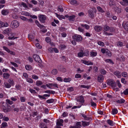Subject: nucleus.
<instances>
[{"instance_id":"obj_12","label":"nucleus","mask_w":128,"mask_h":128,"mask_svg":"<svg viewBox=\"0 0 128 128\" xmlns=\"http://www.w3.org/2000/svg\"><path fill=\"white\" fill-rule=\"evenodd\" d=\"M63 122V120L62 119H60L59 120H58L56 122V124L57 126H63L62 124Z\"/></svg>"},{"instance_id":"obj_43","label":"nucleus","mask_w":128,"mask_h":128,"mask_svg":"<svg viewBox=\"0 0 128 128\" xmlns=\"http://www.w3.org/2000/svg\"><path fill=\"white\" fill-rule=\"evenodd\" d=\"M26 80L28 82L30 83H32L33 82L32 80L30 78H27L26 79Z\"/></svg>"},{"instance_id":"obj_38","label":"nucleus","mask_w":128,"mask_h":128,"mask_svg":"<svg viewBox=\"0 0 128 128\" xmlns=\"http://www.w3.org/2000/svg\"><path fill=\"white\" fill-rule=\"evenodd\" d=\"M84 53L83 52H80L78 54V56L79 57H82L84 55Z\"/></svg>"},{"instance_id":"obj_36","label":"nucleus","mask_w":128,"mask_h":128,"mask_svg":"<svg viewBox=\"0 0 128 128\" xmlns=\"http://www.w3.org/2000/svg\"><path fill=\"white\" fill-rule=\"evenodd\" d=\"M97 9L100 12L102 13L104 12L102 8L100 6H98L97 7Z\"/></svg>"},{"instance_id":"obj_32","label":"nucleus","mask_w":128,"mask_h":128,"mask_svg":"<svg viewBox=\"0 0 128 128\" xmlns=\"http://www.w3.org/2000/svg\"><path fill=\"white\" fill-rule=\"evenodd\" d=\"M71 80L70 78H65L64 80V81L65 82H70Z\"/></svg>"},{"instance_id":"obj_44","label":"nucleus","mask_w":128,"mask_h":128,"mask_svg":"<svg viewBox=\"0 0 128 128\" xmlns=\"http://www.w3.org/2000/svg\"><path fill=\"white\" fill-rule=\"evenodd\" d=\"M8 82L12 86L14 85V81L12 80H8Z\"/></svg>"},{"instance_id":"obj_1","label":"nucleus","mask_w":128,"mask_h":128,"mask_svg":"<svg viewBox=\"0 0 128 128\" xmlns=\"http://www.w3.org/2000/svg\"><path fill=\"white\" fill-rule=\"evenodd\" d=\"M2 104L3 110L5 112H7L10 111V106L9 104L7 103L4 104V102H2Z\"/></svg>"},{"instance_id":"obj_16","label":"nucleus","mask_w":128,"mask_h":128,"mask_svg":"<svg viewBox=\"0 0 128 128\" xmlns=\"http://www.w3.org/2000/svg\"><path fill=\"white\" fill-rule=\"evenodd\" d=\"M82 125L84 126H88L90 124V122H86L85 121H82Z\"/></svg>"},{"instance_id":"obj_31","label":"nucleus","mask_w":128,"mask_h":128,"mask_svg":"<svg viewBox=\"0 0 128 128\" xmlns=\"http://www.w3.org/2000/svg\"><path fill=\"white\" fill-rule=\"evenodd\" d=\"M112 114H117L118 112L116 108H114L112 110Z\"/></svg>"},{"instance_id":"obj_30","label":"nucleus","mask_w":128,"mask_h":128,"mask_svg":"<svg viewBox=\"0 0 128 128\" xmlns=\"http://www.w3.org/2000/svg\"><path fill=\"white\" fill-rule=\"evenodd\" d=\"M36 85L38 86H39L42 84V82L40 81H37L36 83Z\"/></svg>"},{"instance_id":"obj_59","label":"nucleus","mask_w":128,"mask_h":128,"mask_svg":"<svg viewBox=\"0 0 128 128\" xmlns=\"http://www.w3.org/2000/svg\"><path fill=\"white\" fill-rule=\"evenodd\" d=\"M20 108L21 109V110H25L26 109V107L24 105H22L21 106Z\"/></svg>"},{"instance_id":"obj_50","label":"nucleus","mask_w":128,"mask_h":128,"mask_svg":"<svg viewBox=\"0 0 128 128\" xmlns=\"http://www.w3.org/2000/svg\"><path fill=\"white\" fill-rule=\"evenodd\" d=\"M123 93L126 95L128 94V88L126 89L124 91Z\"/></svg>"},{"instance_id":"obj_48","label":"nucleus","mask_w":128,"mask_h":128,"mask_svg":"<svg viewBox=\"0 0 128 128\" xmlns=\"http://www.w3.org/2000/svg\"><path fill=\"white\" fill-rule=\"evenodd\" d=\"M98 43L99 45L101 46H104V42L101 41H99Z\"/></svg>"},{"instance_id":"obj_10","label":"nucleus","mask_w":128,"mask_h":128,"mask_svg":"<svg viewBox=\"0 0 128 128\" xmlns=\"http://www.w3.org/2000/svg\"><path fill=\"white\" fill-rule=\"evenodd\" d=\"M104 80V76L102 75H100L98 77V81L100 82H102Z\"/></svg>"},{"instance_id":"obj_40","label":"nucleus","mask_w":128,"mask_h":128,"mask_svg":"<svg viewBox=\"0 0 128 128\" xmlns=\"http://www.w3.org/2000/svg\"><path fill=\"white\" fill-rule=\"evenodd\" d=\"M2 126L3 128H5L7 126V124L6 122H4L2 124Z\"/></svg>"},{"instance_id":"obj_51","label":"nucleus","mask_w":128,"mask_h":128,"mask_svg":"<svg viewBox=\"0 0 128 128\" xmlns=\"http://www.w3.org/2000/svg\"><path fill=\"white\" fill-rule=\"evenodd\" d=\"M105 61L107 62H110V63H112V64H114V63L110 59H106Z\"/></svg>"},{"instance_id":"obj_24","label":"nucleus","mask_w":128,"mask_h":128,"mask_svg":"<svg viewBox=\"0 0 128 128\" xmlns=\"http://www.w3.org/2000/svg\"><path fill=\"white\" fill-rule=\"evenodd\" d=\"M58 72V70L56 69H54L51 72V73L53 75H55Z\"/></svg>"},{"instance_id":"obj_17","label":"nucleus","mask_w":128,"mask_h":128,"mask_svg":"<svg viewBox=\"0 0 128 128\" xmlns=\"http://www.w3.org/2000/svg\"><path fill=\"white\" fill-rule=\"evenodd\" d=\"M8 12L7 10H3L2 11V13L4 15H6L8 13Z\"/></svg>"},{"instance_id":"obj_21","label":"nucleus","mask_w":128,"mask_h":128,"mask_svg":"<svg viewBox=\"0 0 128 128\" xmlns=\"http://www.w3.org/2000/svg\"><path fill=\"white\" fill-rule=\"evenodd\" d=\"M10 76V74L7 73H4L3 74V77L5 79H7Z\"/></svg>"},{"instance_id":"obj_19","label":"nucleus","mask_w":128,"mask_h":128,"mask_svg":"<svg viewBox=\"0 0 128 128\" xmlns=\"http://www.w3.org/2000/svg\"><path fill=\"white\" fill-rule=\"evenodd\" d=\"M125 102L124 100L122 98L120 99V100H118L116 101V102L120 104L124 103Z\"/></svg>"},{"instance_id":"obj_18","label":"nucleus","mask_w":128,"mask_h":128,"mask_svg":"<svg viewBox=\"0 0 128 128\" xmlns=\"http://www.w3.org/2000/svg\"><path fill=\"white\" fill-rule=\"evenodd\" d=\"M80 122H76L75 126L76 128H80L81 126Z\"/></svg>"},{"instance_id":"obj_26","label":"nucleus","mask_w":128,"mask_h":128,"mask_svg":"<svg viewBox=\"0 0 128 128\" xmlns=\"http://www.w3.org/2000/svg\"><path fill=\"white\" fill-rule=\"evenodd\" d=\"M124 29L126 30H128V22H126L125 24L123 26Z\"/></svg>"},{"instance_id":"obj_5","label":"nucleus","mask_w":128,"mask_h":128,"mask_svg":"<svg viewBox=\"0 0 128 128\" xmlns=\"http://www.w3.org/2000/svg\"><path fill=\"white\" fill-rule=\"evenodd\" d=\"M107 84L110 86L112 88H115L116 87V82L112 80H108L107 83Z\"/></svg>"},{"instance_id":"obj_33","label":"nucleus","mask_w":128,"mask_h":128,"mask_svg":"<svg viewBox=\"0 0 128 128\" xmlns=\"http://www.w3.org/2000/svg\"><path fill=\"white\" fill-rule=\"evenodd\" d=\"M81 25L82 27L85 28L87 29H89L90 28L89 26L88 25L86 24H81Z\"/></svg>"},{"instance_id":"obj_4","label":"nucleus","mask_w":128,"mask_h":128,"mask_svg":"<svg viewBox=\"0 0 128 128\" xmlns=\"http://www.w3.org/2000/svg\"><path fill=\"white\" fill-rule=\"evenodd\" d=\"M19 26V23L16 20L12 21L10 25V26L13 28H16Z\"/></svg>"},{"instance_id":"obj_37","label":"nucleus","mask_w":128,"mask_h":128,"mask_svg":"<svg viewBox=\"0 0 128 128\" xmlns=\"http://www.w3.org/2000/svg\"><path fill=\"white\" fill-rule=\"evenodd\" d=\"M28 37L29 39L32 40L34 38V36L33 34H30L28 35Z\"/></svg>"},{"instance_id":"obj_45","label":"nucleus","mask_w":128,"mask_h":128,"mask_svg":"<svg viewBox=\"0 0 128 128\" xmlns=\"http://www.w3.org/2000/svg\"><path fill=\"white\" fill-rule=\"evenodd\" d=\"M3 48L8 52H10V50L7 47L4 46H3Z\"/></svg>"},{"instance_id":"obj_60","label":"nucleus","mask_w":128,"mask_h":128,"mask_svg":"<svg viewBox=\"0 0 128 128\" xmlns=\"http://www.w3.org/2000/svg\"><path fill=\"white\" fill-rule=\"evenodd\" d=\"M20 100L22 102H24L25 101V98L24 97H22L20 98Z\"/></svg>"},{"instance_id":"obj_53","label":"nucleus","mask_w":128,"mask_h":128,"mask_svg":"<svg viewBox=\"0 0 128 128\" xmlns=\"http://www.w3.org/2000/svg\"><path fill=\"white\" fill-rule=\"evenodd\" d=\"M25 68L26 70H29L30 69L31 67L29 65H26L25 66Z\"/></svg>"},{"instance_id":"obj_39","label":"nucleus","mask_w":128,"mask_h":128,"mask_svg":"<svg viewBox=\"0 0 128 128\" xmlns=\"http://www.w3.org/2000/svg\"><path fill=\"white\" fill-rule=\"evenodd\" d=\"M117 45L118 46H120L121 47L123 46V44L122 42L119 41L117 43Z\"/></svg>"},{"instance_id":"obj_61","label":"nucleus","mask_w":128,"mask_h":128,"mask_svg":"<svg viewBox=\"0 0 128 128\" xmlns=\"http://www.w3.org/2000/svg\"><path fill=\"white\" fill-rule=\"evenodd\" d=\"M38 96L39 98H42L44 99H46V98L45 97V96H44V95L43 96H41L40 95H38Z\"/></svg>"},{"instance_id":"obj_41","label":"nucleus","mask_w":128,"mask_h":128,"mask_svg":"<svg viewBox=\"0 0 128 128\" xmlns=\"http://www.w3.org/2000/svg\"><path fill=\"white\" fill-rule=\"evenodd\" d=\"M121 81L124 84H126V83L127 82L125 79L124 78H122L121 79Z\"/></svg>"},{"instance_id":"obj_28","label":"nucleus","mask_w":128,"mask_h":128,"mask_svg":"<svg viewBox=\"0 0 128 128\" xmlns=\"http://www.w3.org/2000/svg\"><path fill=\"white\" fill-rule=\"evenodd\" d=\"M58 11L61 12H62L64 11V10L61 6H58Z\"/></svg>"},{"instance_id":"obj_57","label":"nucleus","mask_w":128,"mask_h":128,"mask_svg":"<svg viewBox=\"0 0 128 128\" xmlns=\"http://www.w3.org/2000/svg\"><path fill=\"white\" fill-rule=\"evenodd\" d=\"M84 55L85 56H88L89 55V52L88 51H86V52L84 53Z\"/></svg>"},{"instance_id":"obj_34","label":"nucleus","mask_w":128,"mask_h":128,"mask_svg":"<svg viewBox=\"0 0 128 128\" xmlns=\"http://www.w3.org/2000/svg\"><path fill=\"white\" fill-rule=\"evenodd\" d=\"M4 87L7 88H9L11 87V85L7 83H4Z\"/></svg>"},{"instance_id":"obj_58","label":"nucleus","mask_w":128,"mask_h":128,"mask_svg":"<svg viewBox=\"0 0 128 128\" xmlns=\"http://www.w3.org/2000/svg\"><path fill=\"white\" fill-rule=\"evenodd\" d=\"M122 75L124 77H126L127 76V73L125 72H123L122 73Z\"/></svg>"},{"instance_id":"obj_3","label":"nucleus","mask_w":128,"mask_h":128,"mask_svg":"<svg viewBox=\"0 0 128 128\" xmlns=\"http://www.w3.org/2000/svg\"><path fill=\"white\" fill-rule=\"evenodd\" d=\"M73 39L76 41L80 42L82 39V36L77 34H75L72 36Z\"/></svg>"},{"instance_id":"obj_25","label":"nucleus","mask_w":128,"mask_h":128,"mask_svg":"<svg viewBox=\"0 0 128 128\" xmlns=\"http://www.w3.org/2000/svg\"><path fill=\"white\" fill-rule=\"evenodd\" d=\"M97 53L96 52H90V55L91 56L94 57L97 55Z\"/></svg>"},{"instance_id":"obj_23","label":"nucleus","mask_w":128,"mask_h":128,"mask_svg":"<svg viewBox=\"0 0 128 128\" xmlns=\"http://www.w3.org/2000/svg\"><path fill=\"white\" fill-rule=\"evenodd\" d=\"M82 116L84 118V119L86 120H89L90 118L87 117L85 115L83 114H81Z\"/></svg>"},{"instance_id":"obj_6","label":"nucleus","mask_w":128,"mask_h":128,"mask_svg":"<svg viewBox=\"0 0 128 128\" xmlns=\"http://www.w3.org/2000/svg\"><path fill=\"white\" fill-rule=\"evenodd\" d=\"M33 58L36 62L40 63H42V61L38 55L36 54H34Z\"/></svg>"},{"instance_id":"obj_15","label":"nucleus","mask_w":128,"mask_h":128,"mask_svg":"<svg viewBox=\"0 0 128 128\" xmlns=\"http://www.w3.org/2000/svg\"><path fill=\"white\" fill-rule=\"evenodd\" d=\"M76 16L74 15L70 16L69 17L68 20L70 21H73L74 20V18Z\"/></svg>"},{"instance_id":"obj_7","label":"nucleus","mask_w":128,"mask_h":128,"mask_svg":"<svg viewBox=\"0 0 128 128\" xmlns=\"http://www.w3.org/2000/svg\"><path fill=\"white\" fill-rule=\"evenodd\" d=\"M38 18L39 20L42 23L45 22L46 18L44 16L41 14L39 16Z\"/></svg>"},{"instance_id":"obj_42","label":"nucleus","mask_w":128,"mask_h":128,"mask_svg":"<svg viewBox=\"0 0 128 128\" xmlns=\"http://www.w3.org/2000/svg\"><path fill=\"white\" fill-rule=\"evenodd\" d=\"M20 18L21 19L24 20H28V19L26 17L23 16H21Z\"/></svg>"},{"instance_id":"obj_20","label":"nucleus","mask_w":128,"mask_h":128,"mask_svg":"<svg viewBox=\"0 0 128 128\" xmlns=\"http://www.w3.org/2000/svg\"><path fill=\"white\" fill-rule=\"evenodd\" d=\"M107 122L109 125L111 126H113L114 124L113 122L110 120H108Z\"/></svg>"},{"instance_id":"obj_35","label":"nucleus","mask_w":128,"mask_h":128,"mask_svg":"<svg viewBox=\"0 0 128 128\" xmlns=\"http://www.w3.org/2000/svg\"><path fill=\"white\" fill-rule=\"evenodd\" d=\"M54 102V100L53 99H51L46 100V102L48 103H52Z\"/></svg>"},{"instance_id":"obj_64","label":"nucleus","mask_w":128,"mask_h":128,"mask_svg":"<svg viewBox=\"0 0 128 128\" xmlns=\"http://www.w3.org/2000/svg\"><path fill=\"white\" fill-rule=\"evenodd\" d=\"M3 119L5 121H7L9 120V118L8 117L4 116L3 118Z\"/></svg>"},{"instance_id":"obj_56","label":"nucleus","mask_w":128,"mask_h":128,"mask_svg":"<svg viewBox=\"0 0 128 128\" xmlns=\"http://www.w3.org/2000/svg\"><path fill=\"white\" fill-rule=\"evenodd\" d=\"M71 2H72V3L74 4H78V2L76 0H71Z\"/></svg>"},{"instance_id":"obj_2","label":"nucleus","mask_w":128,"mask_h":128,"mask_svg":"<svg viewBox=\"0 0 128 128\" xmlns=\"http://www.w3.org/2000/svg\"><path fill=\"white\" fill-rule=\"evenodd\" d=\"M92 10L90 9L88 10V12L89 16L90 18H93L94 17V14L93 11L95 12H96V9L93 7L92 8Z\"/></svg>"},{"instance_id":"obj_62","label":"nucleus","mask_w":128,"mask_h":128,"mask_svg":"<svg viewBox=\"0 0 128 128\" xmlns=\"http://www.w3.org/2000/svg\"><path fill=\"white\" fill-rule=\"evenodd\" d=\"M48 50L50 52H53L54 48H50L48 49Z\"/></svg>"},{"instance_id":"obj_54","label":"nucleus","mask_w":128,"mask_h":128,"mask_svg":"<svg viewBox=\"0 0 128 128\" xmlns=\"http://www.w3.org/2000/svg\"><path fill=\"white\" fill-rule=\"evenodd\" d=\"M45 40L48 43L49 42L50 40V38L49 37H47L46 38Z\"/></svg>"},{"instance_id":"obj_9","label":"nucleus","mask_w":128,"mask_h":128,"mask_svg":"<svg viewBox=\"0 0 128 128\" xmlns=\"http://www.w3.org/2000/svg\"><path fill=\"white\" fill-rule=\"evenodd\" d=\"M94 29L96 31L99 32L102 30V28L100 26H96L94 27Z\"/></svg>"},{"instance_id":"obj_46","label":"nucleus","mask_w":128,"mask_h":128,"mask_svg":"<svg viewBox=\"0 0 128 128\" xmlns=\"http://www.w3.org/2000/svg\"><path fill=\"white\" fill-rule=\"evenodd\" d=\"M81 77V75L79 74H76L75 76V77L76 78H80Z\"/></svg>"},{"instance_id":"obj_11","label":"nucleus","mask_w":128,"mask_h":128,"mask_svg":"<svg viewBox=\"0 0 128 128\" xmlns=\"http://www.w3.org/2000/svg\"><path fill=\"white\" fill-rule=\"evenodd\" d=\"M114 10L118 14L120 13L121 12V9L119 7H115L114 8Z\"/></svg>"},{"instance_id":"obj_27","label":"nucleus","mask_w":128,"mask_h":128,"mask_svg":"<svg viewBox=\"0 0 128 128\" xmlns=\"http://www.w3.org/2000/svg\"><path fill=\"white\" fill-rule=\"evenodd\" d=\"M104 28L105 31H108L110 29L109 27L106 25L104 26Z\"/></svg>"},{"instance_id":"obj_29","label":"nucleus","mask_w":128,"mask_h":128,"mask_svg":"<svg viewBox=\"0 0 128 128\" xmlns=\"http://www.w3.org/2000/svg\"><path fill=\"white\" fill-rule=\"evenodd\" d=\"M6 103L7 104H8L10 105L12 104L13 103V102L11 101H10V100L8 99H6Z\"/></svg>"},{"instance_id":"obj_13","label":"nucleus","mask_w":128,"mask_h":128,"mask_svg":"<svg viewBox=\"0 0 128 128\" xmlns=\"http://www.w3.org/2000/svg\"><path fill=\"white\" fill-rule=\"evenodd\" d=\"M114 74L116 76H118V77H120L121 76V72L119 71H116L114 72Z\"/></svg>"},{"instance_id":"obj_47","label":"nucleus","mask_w":128,"mask_h":128,"mask_svg":"<svg viewBox=\"0 0 128 128\" xmlns=\"http://www.w3.org/2000/svg\"><path fill=\"white\" fill-rule=\"evenodd\" d=\"M100 72L101 73L103 74H106V71L104 69H102L101 70Z\"/></svg>"},{"instance_id":"obj_49","label":"nucleus","mask_w":128,"mask_h":128,"mask_svg":"<svg viewBox=\"0 0 128 128\" xmlns=\"http://www.w3.org/2000/svg\"><path fill=\"white\" fill-rule=\"evenodd\" d=\"M66 30L65 28L63 27H60L59 29V30H60L61 32H63L65 30Z\"/></svg>"},{"instance_id":"obj_52","label":"nucleus","mask_w":128,"mask_h":128,"mask_svg":"<svg viewBox=\"0 0 128 128\" xmlns=\"http://www.w3.org/2000/svg\"><path fill=\"white\" fill-rule=\"evenodd\" d=\"M116 83H117L118 86L119 88H120L121 87V85L120 83V81L119 80H117L116 81Z\"/></svg>"},{"instance_id":"obj_22","label":"nucleus","mask_w":128,"mask_h":128,"mask_svg":"<svg viewBox=\"0 0 128 128\" xmlns=\"http://www.w3.org/2000/svg\"><path fill=\"white\" fill-rule=\"evenodd\" d=\"M83 63L85 64H86L87 65H93V63L92 62H89L84 60H83Z\"/></svg>"},{"instance_id":"obj_14","label":"nucleus","mask_w":128,"mask_h":128,"mask_svg":"<svg viewBox=\"0 0 128 128\" xmlns=\"http://www.w3.org/2000/svg\"><path fill=\"white\" fill-rule=\"evenodd\" d=\"M35 23L38 27H39L40 28H43L44 26L43 25L40 24L37 20H36L35 21Z\"/></svg>"},{"instance_id":"obj_8","label":"nucleus","mask_w":128,"mask_h":128,"mask_svg":"<svg viewBox=\"0 0 128 128\" xmlns=\"http://www.w3.org/2000/svg\"><path fill=\"white\" fill-rule=\"evenodd\" d=\"M76 100L77 102H79L82 104V105H83V104L84 103V98L83 96L82 95L78 97L76 99Z\"/></svg>"},{"instance_id":"obj_55","label":"nucleus","mask_w":128,"mask_h":128,"mask_svg":"<svg viewBox=\"0 0 128 128\" xmlns=\"http://www.w3.org/2000/svg\"><path fill=\"white\" fill-rule=\"evenodd\" d=\"M29 91L32 93L35 94L36 93L35 90L31 88L30 89Z\"/></svg>"},{"instance_id":"obj_63","label":"nucleus","mask_w":128,"mask_h":128,"mask_svg":"<svg viewBox=\"0 0 128 128\" xmlns=\"http://www.w3.org/2000/svg\"><path fill=\"white\" fill-rule=\"evenodd\" d=\"M32 78L34 79H37L38 78V77L36 75H33L32 76Z\"/></svg>"}]
</instances>
